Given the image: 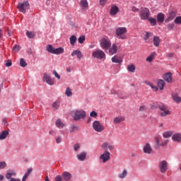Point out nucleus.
I'll return each mask as SVG.
<instances>
[{
	"mask_svg": "<svg viewBox=\"0 0 181 181\" xmlns=\"http://www.w3.org/2000/svg\"><path fill=\"white\" fill-rule=\"evenodd\" d=\"M76 157L78 160L83 161L87 157V153H86V152H82L81 153L77 154Z\"/></svg>",
	"mask_w": 181,
	"mask_h": 181,
	"instance_id": "21",
	"label": "nucleus"
},
{
	"mask_svg": "<svg viewBox=\"0 0 181 181\" xmlns=\"http://www.w3.org/2000/svg\"><path fill=\"white\" fill-rule=\"evenodd\" d=\"M155 56H156V52H153L151 54L150 56L146 58V62H152V61L154 59Z\"/></svg>",
	"mask_w": 181,
	"mask_h": 181,
	"instance_id": "33",
	"label": "nucleus"
},
{
	"mask_svg": "<svg viewBox=\"0 0 181 181\" xmlns=\"http://www.w3.org/2000/svg\"><path fill=\"white\" fill-rule=\"evenodd\" d=\"M26 35L29 39H34L35 37V34L32 31H27Z\"/></svg>",
	"mask_w": 181,
	"mask_h": 181,
	"instance_id": "37",
	"label": "nucleus"
},
{
	"mask_svg": "<svg viewBox=\"0 0 181 181\" xmlns=\"http://www.w3.org/2000/svg\"><path fill=\"white\" fill-rule=\"evenodd\" d=\"M150 17V11L146 8H142L141 11H140V18L141 20H148Z\"/></svg>",
	"mask_w": 181,
	"mask_h": 181,
	"instance_id": "8",
	"label": "nucleus"
},
{
	"mask_svg": "<svg viewBox=\"0 0 181 181\" xmlns=\"http://www.w3.org/2000/svg\"><path fill=\"white\" fill-rule=\"evenodd\" d=\"M64 52V49L63 47H58L57 49H54L52 52H49L53 54H63Z\"/></svg>",
	"mask_w": 181,
	"mask_h": 181,
	"instance_id": "25",
	"label": "nucleus"
},
{
	"mask_svg": "<svg viewBox=\"0 0 181 181\" xmlns=\"http://www.w3.org/2000/svg\"><path fill=\"white\" fill-rule=\"evenodd\" d=\"M6 67H10L12 66V62L11 60H8L6 63L4 64Z\"/></svg>",
	"mask_w": 181,
	"mask_h": 181,
	"instance_id": "51",
	"label": "nucleus"
},
{
	"mask_svg": "<svg viewBox=\"0 0 181 181\" xmlns=\"http://www.w3.org/2000/svg\"><path fill=\"white\" fill-rule=\"evenodd\" d=\"M107 50H109V54H115L116 53H117L118 50L117 45H116L115 43H113V45H112V46H110L109 49H107Z\"/></svg>",
	"mask_w": 181,
	"mask_h": 181,
	"instance_id": "13",
	"label": "nucleus"
},
{
	"mask_svg": "<svg viewBox=\"0 0 181 181\" xmlns=\"http://www.w3.org/2000/svg\"><path fill=\"white\" fill-rule=\"evenodd\" d=\"M163 80L168 83H172V74L171 73H166L163 75Z\"/></svg>",
	"mask_w": 181,
	"mask_h": 181,
	"instance_id": "19",
	"label": "nucleus"
},
{
	"mask_svg": "<svg viewBox=\"0 0 181 181\" xmlns=\"http://www.w3.org/2000/svg\"><path fill=\"white\" fill-rule=\"evenodd\" d=\"M55 124L56 127H57L59 129H62L64 127V123L59 119H58L57 121H56Z\"/></svg>",
	"mask_w": 181,
	"mask_h": 181,
	"instance_id": "32",
	"label": "nucleus"
},
{
	"mask_svg": "<svg viewBox=\"0 0 181 181\" xmlns=\"http://www.w3.org/2000/svg\"><path fill=\"white\" fill-rule=\"evenodd\" d=\"M116 37L124 40L127 39L126 33L128 32L126 27H118L116 28Z\"/></svg>",
	"mask_w": 181,
	"mask_h": 181,
	"instance_id": "3",
	"label": "nucleus"
},
{
	"mask_svg": "<svg viewBox=\"0 0 181 181\" xmlns=\"http://www.w3.org/2000/svg\"><path fill=\"white\" fill-rule=\"evenodd\" d=\"M163 21H165V14L159 13L158 15H157V22L163 23Z\"/></svg>",
	"mask_w": 181,
	"mask_h": 181,
	"instance_id": "24",
	"label": "nucleus"
},
{
	"mask_svg": "<svg viewBox=\"0 0 181 181\" xmlns=\"http://www.w3.org/2000/svg\"><path fill=\"white\" fill-rule=\"evenodd\" d=\"M49 135H54L55 132H54V130H49Z\"/></svg>",
	"mask_w": 181,
	"mask_h": 181,
	"instance_id": "64",
	"label": "nucleus"
},
{
	"mask_svg": "<svg viewBox=\"0 0 181 181\" xmlns=\"http://www.w3.org/2000/svg\"><path fill=\"white\" fill-rule=\"evenodd\" d=\"M99 45H100L101 49L103 50L107 51L109 47H111V40L108 38H103L99 41Z\"/></svg>",
	"mask_w": 181,
	"mask_h": 181,
	"instance_id": "5",
	"label": "nucleus"
},
{
	"mask_svg": "<svg viewBox=\"0 0 181 181\" xmlns=\"http://www.w3.org/2000/svg\"><path fill=\"white\" fill-rule=\"evenodd\" d=\"M85 40H86L85 36H81V37H79V38H78V42H79L81 44H83V42H85Z\"/></svg>",
	"mask_w": 181,
	"mask_h": 181,
	"instance_id": "47",
	"label": "nucleus"
},
{
	"mask_svg": "<svg viewBox=\"0 0 181 181\" xmlns=\"http://www.w3.org/2000/svg\"><path fill=\"white\" fill-rule=\"evenodd\" d=\"M158 108L160 110V117H167L168 115H171V112H170V110H168V107L165 104H160L158 105Z\"/></svg>",
	"mask_w": 181,
	"mask_h": 181,
	"instance_id": "4",
	"label": "nucleus"
},
{
	"mask_svg": "<svg viewBox=\"0 0 181 181\" xmlns=\"http://www.w3.org/2000/svg\"><path fill=\"white\" fill-rule=\"evenodd\" d=\"M16 176V173L14 171L8 172L6 174V180H10V181H21V179L19 178H13V177Z\"/></svg>",
	"mask_w": 181,
	"mask_h": 181,
	"instance_id": "12",
	"label": "nucleus"
},
{
	"mask_svg": "<svg viewBox=\"0 0 181 181\" xmlns=\"http://www.w3.org/2000/svg\"><path fill=\"white\" fill-rule=\"evenodd\" d=\"M139 11L136 7H132V11L134 13H137Z\"/></svg>",
	"mask_w": 181,
	"mask_h": 181,
	"instance_id": "60",
	"label": "nucleus"
},
{
	"mask_svg": "<svg viewBox=\"0 0 181 181\" xmlns=\"http://www.w3.org/2000/svg\"><path fill=\"white\" fill-rule=\"evenodd\" d=\"M173 97V100L176 102L177 103H180L181 102V98L179 97L176 94H173L172 95Z\"/></svg>",
	"mask_w": 181,
	"mask_h": 181,
	"instance_id": "30",
	"label": "nucleus"
},
{
	"mask_svg": "<svg viewBox=\"0 0 181 181\" xmlns=\"http://www.w3.org/2000/svg\"><path fill=\"white\" fill-rule=\"evenodd\" d=\"M60 142H62V137L61 136H58L56 139V144H60Z\"/></svg>",
	"mask_w": 181,
	"mask_h": 181,
	"instance_id": "57",
	"label": "nucleus"
},
{
	"mask_svg": "<svg viewBox=\"0 0 181 181\" xmlns=\"http://www.w3.org/2000/svg\"><path fill=\"white\" fill-rule=\"evenodd\" d=\"M147 20H148V21H150L151 25L152 26H156V19L153 18H148Z\"/></svg>",
	"mask_w": 181,
	"mask_h": 181,
	"instance_id": "41",
	"label": "nucleus"
},
{
	"mask_svg": "<svg viewBox=\"0 0 181 181\" xmlns=\"http://www.w3.org/2000/svg\"><path fill=\"white\" fill-rule=\"evenodd\" d=\"M176 11H171L168 13V18L165 19V23H169V21L173 20L176 17Z\"/></svg>",
	"mask_w": 181,
	"mask_h": 181,
	"instance_id": "16",
	"label": "nucleus"
},
{
	"mask_svg": "<svg viewBox=\"0 0 181 181\" xmlns=\"http://www.w3.org/2000/svg\"><path fill=\"white\" fill-rule=\"evenodd\" d=\"M29 6V3L28 1H23L22 3H19L17 6V8H18L21 13H25V9Z\"/></svg>",
	"mask_w": 181,
	"mask_h": 181,
	"instance_id": "11",
	"label": "nucleus"
},
{
	"mask_svg": "<svg viewBox=\"0 0 181 181\" xmlns=\"http://www.w3.org/2000/svg\"><path fill=\"white\" fill-rule=\"evenodd\" d=\"M128 175V171L127 170H123L122 173L118 175V177L121 179H124Z\"/></svg>",
	"mask_w": 181,
	"mask_h": 181,
	"instance_id": "31",
	"label": "nucleus"
},
{
	"mask_svg": "<svg viewBox=\"0 0 181 181\" xmlns=\"http://www.w3.org/2000/svg\"><path fill=\"white\" fill-rule=\"evenodd\" d=\"M135 70H136V67L134 64L127 66V71H129V72L134 73Z\"/></svg>",
	"mask_w": 181,
	"mask_h": 181,
	"instance_id": "36",
	"label": "nucleus"
},
{
	"mask_svg": "<svg viewBox=\"0 0 181 181\" xmlns=\"http://www.w3.org/2000/svg\"><path fill=\"white\" fill-rule=\"evenodd\" d=\"M7 166V163L4 161L0 162V170H3Z\"/></svg>",
	"mask_w": 181,
	"mask_h": 181,
	"instance_id": "48",
	"label": "nucleus"
},
{
	"mask_svg": "<svg viewBox=\"0 0 181 181\" xmlns=\"http://www.w3.org/2000/svg\"><path fill=\"white\" fill-rule=\"evenodd\" d=\"M143 151L144 153L151 154V153H152V148H151L150 144L146 143V145L144 146Z\"/></svg>",
	"mask_w": 181,
	"mask_h": 181,
	"instance_id": "14",
	"label": "nucleus"
},
{
	"mask_svg": "<svg viewBox=\"0 0 181 181\" xmlns=\"http://www.w3.org/2000/svg\"><path fill=\"white\" fill-rule=\"evenodd\" d=\"M43 81L47 83L49 86H53L54 84V79L51 78L50 75L46 73L43 74Z\"/></svg>",
	"mask_w": 181,
	"mask_h": 181,
	"instance_id": "9",
	"label": "nucleus"
},
{
	"mask_svg": "<svg viewBox=\"0 0 181 181\" xmlns=\"http://www.w3.org/2000/svg\"><path fill=\"white\" fill-rule=\"evenodd\" d=\"M79 130V127L73 124L72 126H71V129H70V132L73 133L74 132H78Z\"/></svg>",
	"mask_w": 181,
	"mask_h": 181,
	"instance_id": "38",
	"label": "nucleus"
},
{
	"mask_svg": "<svg viewBox=\"0 0 181 181\" xmlns=\"http://www.w3.org/2000/svg\"><path fill=\"white\" fill-rule=\"evenodd\" d=\"M118 11H119L118 7L116 6H112L111 10L110 11V14H111V16H116Z\"/></svg>",
	"mask_w": 181,
	"mask_h": 181,
	"instance_id": "26",
	"label": "nucleus"
},
{
	"mask_svg": "<svg viewBox=\"0 0 181 181\" xmlns=\"http://www.w3.org/2000/svg\"><path fill=\"white\" fill-rule=\"evenodd\" d=\"M175 26V24L173 23L168 24L167 28L168 30H173Z\"/></svg>",
	"mask_w": 181,
	"mask_h": 181,
	"instance_id": "44",
	"label": "nucleus"
},
{
	"mask_svg": "<svg viewBox=\"0 0 181 181\" xmlns=\"http://www.w3.org/2000/svg\"><path fill=\"white\" fill-rule=\"evenodd\" d=\"M79 5L81 6V8L83 10H87L88 8V4L87 0H81Z\"/></svg>",
	"mask_w": 181,
	"mask_h": 181,
	"instance_id": "23",
	"label": "nucleus"
},
{
	"mask_svg": "<svg viewBox=\"0 0 181 181\" xmlns=\"http://www.w3.org/2000/svg\"><path fill=\"white\" fill-rule=\"evenodd\" d=\"M71 175L70 173L64 172L62 173V179L64 181H69L71 180Z\"/></svg>",
	"mask_w": 181,
	"mask_h": 181,
	"instance_id": "22",
	"label": "nucleus"
},
{
	"mask_svg": "<svg viewBox=\"0 0 181 181\" xmlns=\"http://www.w3.org/2000/svg\"><path fill=\"white\" fill-rule=\"evenodd\" d=\"M76 41H77V38L75 35L71 36V37H70V44H71V45L74 46Z\"/></svg>",
	"mask_w": 181,
	"mask_h": 181,
	"instance_id": "35",
	"label": "nucleus"
},
{
	"mask_svg": "<svg viewBox=\"0 0 181 181\" xmlns=\"http://www.w3.org/2000/svg\"><path fill=\"white\" fill-rule=\"evenodd\" d=\"M150 37H151V33L146 32V35L144 37V40H148Z\"/></svg>",
	"mask_w": 181,
	"mask_h": 181,
	"instance_id": "52",
	"label": "nucleus"
},
{
	"mask_svg": "<svg viewBox=\"0 0 181 181\" xmlns=\"http://www.w3.org/2000/svg\"><path fill=\"white\" fill-rule=\"evenodd\" d=\"M168 142V140H164L163 144H159V146H165L167 145Z\"/></svg>",
	"mask_w": 181,
	"mask_h": 181,
	"instance_id": "58",
	"label": "nucleus"
},
{
	"mask_svg": "<svg viewBox=\"0 0 181 181\" xmlns=\"http://www.w3.org/2000/svg\"><path fill=\"white\" fill-rule=\"evenodd\" d=\"M60 105V102L57 100L52 104V107H53L54 110H59Z\"/></svg>",
	"mask_w": 181,
	"mask_h": 181,
	"instance_id": "34",
	"label": "nucleus"
},
{
	"mask_svg": "<svg viewBox=\"0 0 181 181\" xmlns=\"http://www.w3.org/2000/svg\"><path fill=\"white\" fill-rule=\"evenodd\" d=\"M155 142L156 145H157V147H159V139L158 137L155 138Z\"/></svg>",
	"mask_w": 181,
	"mask_h": 181,
	"instance_id": "62",
	"label": "nucleus"
},
{
	"mask_svg": "<svg viewBox=\"0 0 181 181\" xmlns=\"http://www.w3.org/2000/svg\"><path fill=\"white\" fill-rule=\"evenodd\" d=\"M46 49H47V51L49 52V53H51L52 52L56 49L53 47L52 45H47Z\"/></svg>",
	"mask_w": 181,
	"mask_h": 181,
	"instance_id": "40",
	"label": "nucleus"
},
{
	"mask_svg": "<svg viewBox=\"0 0 181 181\" xmlns=\"http://www.w3.org/2000/svg\"><path fill=\"white\" fill-rule=\"evenodd\" d=\"M9 135V132L7 130H4L0 133V141L5 140L7 136Z\"/></svg>",
	"mask_w": 181,
	"mask_h": 181,
	"instance_id": "17",
	"label": "nucleus"
},
{
	"mask_svg": "<svg viewBox=\"0 0 181 181\" xmlns=\"http://www.w3.org/2000/svg\"><path fill=\"white\" fill-rule=\"evenodd\" d=\"M172 139L175 142H181V134L180 133L175 134L174 135H173Z\"/></svg>",
	"mask_w": 181,
	"mask_h": 181,
	"instance_id": "20",
	"label": "nucleus"
},
{
	"mask_svg": "<svg viewBox=\"0 0 181 181\" xmlns=\"http://www.w3.org/2000/svg\"><path fill=\"white\" fill-rule=\"evenodd\" d=\"M86 115V113L83 110H75L71 112V116L76 122L85 119Z\"/></svg>",
	"mask_w": 181,
	"mask_h": 181,
	"instance_id": "2",
	"label": "nucleus"
},
{
	"mask_svg": "<svg viewBox=\"0 0 181 181\" xmlns=\"http://www.w3.org/2000/svg\"><path fill=\"white\" fill-rule=\"evenodd\" d=\"M32 173V168H30L29 170L27 171V173H25V177H29V175Z\"/></svg>",
	"mask_w": 181,
	"mask_h": 181,
	"instance_id": "53",
	"label": "nucleus"
},
{
	"mask_svg": "<svg viewBox=\"0 0 181 181\" xmlns=\"http://www.w3.org/2000/svg\"><path fill=\"white\" fill-rule=\"evenodd\" d=\"M66 95L68 96V97L72 96V91L71 90L70 88H66Z\"/></svg>",
	"mask_w": 181,
	"mask_h": 181,
	"instance_id": "45",
	"label": "nucleus"
},
{
	"mask_svg": "<svg viewBox=\"0 0 181 181\" xmlns=\"http://www.w3.org/2000/svg\"><path fill=\"white\" fill-rule=\"evenodd\" d=\"M21 47H19L18 45H15L14 47H13V52L14 53H18Z\"/></svg>",
	"mask_w": 181,
	"mask_h": 181,
	"instance_id": "43",
	"label": "nucleus"
},
{
	"mask_svg": "<svg viewBox=\"0 0 181 181\" xmlns=\"http://www.w3.org/2000/svg\"><path fill=\"white\" fill-rule=\"evenodd\" d=\"M146 110V107L145 105L140 106V107H139V111H140V112H144V111H145Z\"/></svg>",
	"mask_w": 181,
	"mask_h": 181,
	"instance_id": "56",
	"label": "nucleus"
},
{
	"mask_svg": "<svg viewBox=\"0 0 181 181\" xmlns=\"http://www.w3.org/2000/svg\"><path fill=\"white\" fill-rule=\"evenodd\" d=\"M20 65L23 68H25V66H27V63L25 62L24 59H23V58L21 59Z\"/></svg>",
	"mask_w": 181,
	"mask_h": 181,
	"instance_id": "42",
	"label": "nucleus"
},
{
	"mask_svg": "<svg viewBox=\"0 0 181 181\" xmlns=\"http://www.w3.org/2000/svg\"><path fill=\"white\" fill-rule=\"evenodd\" d=\"M63 180V177L60 175H57L55 177V181H62Z\"/></svg>",
	"mask_w": 181,
	"mask_h": 181,
	"instance_id": "55",
	"label": "nucleus"
},
{
	"mask_svg": "<svg viewBox=\"0 0 181 181\" xmlns=\"http://www.w3.org/2000/svg\"><path fill=\"white\" fill-rule=\"evenodd\" d=\"M101 148H103V150L105 151V152H103V154L99 156V160H103V163H106L107 160H110V156L111 155V153H110V152L107 151V149H109L110 151H113L114 146L110 144L107 142H104L103 144H101Z\"/></svg>",
	"mask_w": 181,
	"mask_h": 181,
	"instance_id": "1",
	"label": "nucleus"
},
{
	"mask_svg": "<svg viewBox=\"0 0 181 181\" xmlns=\"http://www.w3.org/2000/svg\"><path fill=\"white\" fill-rule=\"evenodd\" d=\"M90 117H94V118H96L97 117V113L95 111H92L90 112Z\"/></svg>",
	"mask_w": 181,
	"mask_h": 181,
	"instance_id": "49",
	"label": "nucleus"
},
{
	"mask_svg": "<svg viewBox=\"0 0 181 181\" xmlns=\"http://www.w3.org/2000/svg\"><path fill=\"white\" fill-rule=\"evenodd\" d=\"M79 148H81V145H79V144H75L74 145V151H75V152H77V151H78Z\"/></svg>",
	"mask_w": 181,
	"mask_h": 181,
	"instance_id": "54",
	"label": "nucleus"
},
{
	"mask_svg": "<svg viewBox=\"0 0 181 181\" xmlns=\"http://www.w3.org/2000/svg\"><path fill=\"white\" fill-rule=\"evenodd\" d=\"M93 129H94L95 132L100 133L105 129L103 125L100 124L99 121H95L93 122Z\"/></svg>",
	"mask_w": 181,
	"mask_h": 181,
	"instance_id": "10",
	"label": "nucleus"
},
{
	"mask_svg": "<svg viewBox=\"0 0 181 181\" xmlns=\"http://www.w3.org/2000/svg\"><path fill=\"white\" fill-rule=\"evenodd\" d=\"M125 118L124 116H117L114 118L113 119V123L115 124H118L119 123H122V122H124Z\"/></svg>",
	"mask_w": 181,
	"mask_h": 181,
	"instance_id": "15",
	"label": "nucleus"
},
{
	"mask_svg": "<svg viewBox=\"0 0 181 181\" xmlns=\"http://www.w3.org/2000/svg\"><path fill=\"white\" fill-rule=\"evenodd\" d=\"M174 22H175V24L180 25L181 24V16L176 17V18H175Z\"/></svg>",
	"mask_w": 181,
	"mask_h": 181,
	"instance_id": "46",
	"label": "nucleus"
},
{
	"mask_svg": "<svg viewBox=\"0 0 181 181\" xmlns=\"http://www.w3.org/2000/svg\"><path fill=\"white\" fill-rule=\"evenodd\" d=\"M173 135V132H165L163 133V137L164 138H170Z\"/></svg>",
	"mask_w": 181,
	"mask_h": 181,
	"instance_id": "39",
	"label": "nucleus"
},
{
	"mask_svg": "<svg viewBox=\"0 0 181 181\" xmlns=\"http://www.w3.org/2000/svg\"><path fill=\"white\" fill-rule=\"evenodd\" d=\"M112 62L115 64H122V59L119 56L115 55L113 57H112Z\"/></svg>",
	"mask_w": 181,
	"mask_h": 181,
	"instance_id": "18",
	"label": "nucleus"
},
{
	"mask_svg": "<svg viewBox=\"0 0 181 181\" xmlns=\"http://www.w3.org/2000/svg\"><path fill=\"white\" fill-rule=\"evenodd\" d=\"M165 81H163V79H159L158 81L157 82V85L159 87L160 90H163V88L165 87Z\"/></svg>",
	"mask_w": 181,
	"mask_h": 181,
	"instance_id": "29",
	"label": "nucleus"
},
{
	"mask_svg": "<svg viewBox=\"0 0 181 181\" xmlns=\"http://www.w3.org/2000/svg\"><path fill=\"white\" fill-rule=\"evenodd\" d=\"M173 56H174V54H173V53H170V54H167L168 58L173 57Z\"/></svg>",
	"mask_w": 181,
	"mask_h": 181,
	"instance_id": "63",
	"label": "nucleus"
},
{
	"mask_svg": "<svg viewBox=\"0 0 181 181\" xmlns=\"http://www.w3.org/2000/svg\"><path fill=\"white\" fill-rule=\"evenodd\" d=\"M150 87L152 88L153 91H158V88L157 86H155L154 85H153Z\"/></svg>",
	"mask_w": 181,
	"mask_h": 181,
	"instance_id": "59",
	"label": "nucleus"
},
{
	"mask_svg": "<svg viewBox=\"0 0 181 181\" xmlns=\"http://www.w3.org/2000/svg\"><path fill=\"white\" fill-rule=\"evenodd\" d=\"M168 163L167 161L165 160L160 161L158 163V170L160 173L163 174H165V173H167L168 169Z\"/></svg>",
	"mask_w": 181,
	"mask_h": 181,
	"instance_id": "7",
	"label": "nucleus"
},
{
	"mask_svg": "<svg viewBox=\"0 0 181 181\" xmlns=\"http://www.w3.org/2000/svg\"><path fill=\"white\" fill-rule=\"evenodd\" d=\"M153 43L156 47H158L160 44V39L158 36H154L153 38Z\"/></svg>",
	"mask_w": 181,
	"mask_h": 181,
	"instance_id": "27",
	"label": "nucleus"
},
{
	"mask_svg": "<svg viewBox=\"0 0 181 181\" xmlns=\"http://www.w3.org/2000/svg\"><path fill=\"white\" fill-rule=\"evenodd\" d=\"M75 55H77V58L79 59L83 58V54L80 50H74V52H72L71 56L74 57Z\"/></svg>",
	"mask_w": 181,
	"mask_h": 181,
	"instance_id": "28",
	"label": "nucleus"
},
{
	"mask_svg": "<svg viewBox=\"0 0 181 181\" xmlns=\"http://www.w3.org/2000/svg\"><path fill=\"white\" fill-rule=\"evenodd\" d=\"M53 75L57 78L58 80L60 79V75L59 74V73H57V71H56L55 70L53 71Z\"/></svg>",
	"mask_w": 181,
	"mask_h": 181,
	"instance_id": "50",
	"label": "nucleus"
},
{
	"mask_svg": "<svg viewBox=\"0 0 181 181\" xmlns=\"http://www.w3.org/2000/svg\"><path fill=\"white\" fill-rule=\"evenodd\" d=\"M105 2H107V0H100V4L103 6L105 5Z\"/></svg>",
	"mask_w": 181,
	"mask_h": 181,
	"instance_id": "61",
	"label": "nucleus"
},
{
	"mask_svg": "<svg viewBox=\"0 0 181 181\" xmlns=\"http://www.w3.org/2000/svg\"><path fill=\"white\" fill-rule=\"evenodd\" d=\"M92 56L95 59H98L99 60H101L105 58V52L100 49H97L96 50L93 51Z\"/></svg>",
	"mask_w": 181,
	"mask_h": 181,
	"instance_id": "6",
	"label": "nucleus"
}]
</instances>
